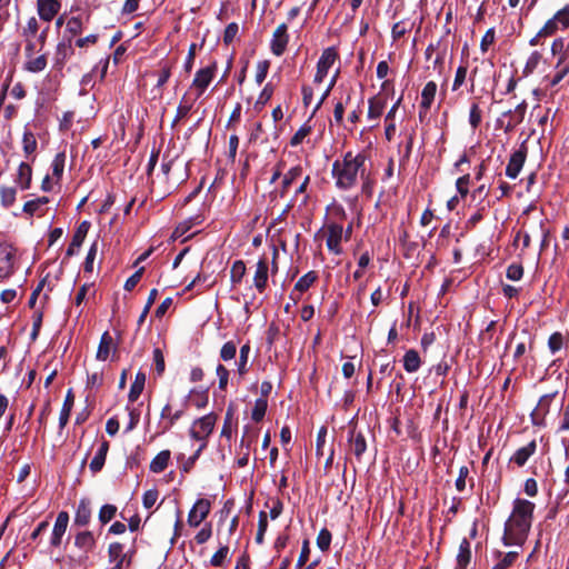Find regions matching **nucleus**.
<instances>
[{"mask_svg":"<svg viewBox=\"0 0 569 569\" xmlns=\"http://www.w3.org/2000/svg\"><path fill=\"white\" fill-rule=\"evenodd\" d=\"M535 503L526 499H516L511 515L505 525V546H521L531 528Z\"/></svg>","mask_w":569,"mask_h":569,"instance_id":"f257e3e1","label":"nucleus"},{"mask_svg":"<svg viewBox=\"0 0 569 569\" xmlns=\"http://www.w3.org/2000/svg\"><path fill=\"white\" fill-rule=\"evenodd\" d=\"M366 156L362 152H347L341 160H336L332 164V177L336 186L342 190L353 188L359 178L366 176Z\"/></svg>","mask_w":569,"mask_h":569,"instance_id":"f03ea898","label":"nucleus"},{"mask_svg":"<svg viewBox=\"0 0 569 569\" xmlns=\"http://www.w3.org/2000/svg\"><path fill=\"white\" fill-rule=\"evenodd\" d=\"M339 70H337L326 83H315L311 86H305L302 89L303 103L306 107L315 104V107H321L326 97L333 88Z\"/></svg>","mask_w":569,"mask_h":569,"instance_id":"7ed1b4c3","label":"nucleus"},{"mask_svg":"<svg viewBox=\"0 0 569 569\" xmlns=\"http://www.w3.org/2000/svg\"><path fill=\"white\" fill-rule=\"evenodd\" d=\"M22 37L26 42V51L37 52L40 51L44 44L47 29L39 32L38 19L36 17H31L23 27Z\"/></svg>","mask_w":569,"mask_h":569,"instance_id":"20e7f679","label":"nucleus"},{"mask_svg":"<svg viewBox=\"0 0 569 569\" xmlns=\"http://www.w3.org/2000/svg\"><path fill=\"white\" fill-rule=\"evenodd\" d=\"M216 71H217V64L211 63L210 66L201 68L196 72L192 83L186 94L189 98V100L191 98H193L196 100L204 93L207 88L212 82V80L216 76Z\"/></svg>","mask_w":569,"mask_h":569,"instance_id":"39448f33","label":"nucleus"},{"mask_svg":"<svg viewBox=\"0 0 569 569\" xmlns=\"http://www.w3.org/2000/svg\"><path fill=\"white\" fill-rule=\"evenodd\" d=\"M569 28V4L558 10L538 31V36L552 37Z\"/></svg>","mask_w":569,"mask_h":569,"instance_id":"423d86ee","label":"nucleus"},{"mask_svg":"<svg viewBox=\"0 0 569 569\" xmlns=\"http://www.w3.org/2000/svg\"><path fill=\"white\" fill-rule=\"evenodd\" d=\"M18 266L17 249L9 243H0V280L11 277Z\"/></svg>","mask_w":569,"mask_h":569,"instance_id":"0eeeda50","label":"nucleus"},{"mask_svg":"<svg viewBox=\"0 0 569 569\" xmlns=\"http://www.w3.org/2000/svg\"><path fill=\"white\" fill-rule=\"evenodd\" d=\"M339 54L335 47L326 48L317 63V72L315 74V83H326L329 77V70L332 68L335 62L337 61Z\"/></svg>","mask_w":569,"mask_h":569,"instance_id":"6e6552de","label":"nucleus"},{"mask_svg":"<svg viewBox=\"0 0 569 569\" xmlns=\"http://www.w3.org/2000/svg\"><path fill=\"white\" fill-rule=\"evenodd\" d=\"M217 417L213 413H209L193 421L190 428V436L192 439L207 442V438L211 435Z\"/></svg>","mask_w":569,"mask_h":569,"instance_id":"1a4fd4ad","label":"nucleus"},{"mask_svg":"<svg viewBox=\"0 0 569 569\" xmlns=\"http://www.w3.org/2000/svg\"><path fill=\"white\" fill-rule=\"evenodd\" d=\"M548 229L545 227L542 220H540L537 224L532 226L530 231H525L523 233L519 232L515 239V242H518L522 239V248H528L532 238L540 241L541 248H545L548 244Z\"/></svg>","mask_w":569,"mask_h":569,"instance_id":"9d476101","label":"nucleus"},{"mask_svg":"<svg viewBox=\"0 0 569 569\" xmlns=\"http://www.w3.org/2000/svg\"><path fill=\"white\" fill-rule=\"evenodd\" d=\"M211 502L206 498L198 499L188 513V525L190 527H199L201 522L209 516Z\"/></svg>","mask_w":569,"mask_h":569,"instance_id":"9b49d317","label":"nucleus"},{"mask_svg":"<svg viewBox=\"0 0 569 569\" xmlns=\"http://www.w3.org/2000/svg\"><path fill=\"white\" fill-rule=\"evenodd\" d=\"M184 412V406L173 409L171 403H167L160 413V428L161 433L167 432L170 430L173 425L183 416Z\"/></svg>","mask_w":569,"mask_h":569,"instance_id":"f8f14e48","label":"nucleus"},{"mask_svg":"<svg viewBox=\"0 0 569 569\" xmlns=\"http://www.w3.org/2000/svg\"><path fill=\"white\" fill-rule=\"evenodd\" d=\"M527 157V147L525 143L520 146L518 150H516L509 159V162L506 168V176L510 179H516L520 173L523 163Z\"/></svg>","mask_w":569,"mask_h":569,"instance_id":"ddd939ff","label":"nucleus"},{"mask_svg":"<svg viewBox=\"0 0 569 569\" xmlns=\"http://www.w3.org/2000/svg\"><path fill=\"white\" fill-rule=\"evenodd\" d=\"M342 238L343 228L341 224L331 223L327 227V248L335 254H340L342 252Z\"/></svg>","mask_w":569,"mask_h":569,"instance_id":"4468645a","label":"nucleus"},{"mask_svg":"<svg viewBox=\"0 0 569 569\" xmlns=\"http://www.w3.org/2000/svg\"><path fill=\"white\" fill-rule=\"evenodd\" d=\"M288 27L286 23H281L277 27L272 34L271 39V51L276 56H281L288 44L289 36H288Z\"/></svg>","mask_w":569,"mask_h":569,"instance_id":"2eb2a0df","label":"nucleus"},{"mask_svg":"<svg viewBox=\"0 0 569 569\" xmlns=\"http://www.w3.org/2000/svg\"><path fill=\"white\" fill-rule=\"evenodd\" d=\"M69 525V515L67 511H60L57 516L50 543L52 547H59L62 541V537L67 531Z\"/></svg>","mask_w":569,"mask_h":569,"instance_id":"dca6fc26","label":"nucleus"},{"mask_svg":"<svg viewBox=\"0 0 569 569\" xmlns=\"http://www.w3.org/2000/svg\"><path fill=\"white\" fill-rule=\"evenodd\" d=\"M60 9L61 3L58 0H37L38 14L46 22H50Z\"/></svg>","mask_w":569,"mask_h":569,"instance_id":"f3484780","label":"nucleus"},{"mask_svg":"<svg viewBox=\"0 0 569 569\" xmlns=\"http://www.w3.org/2000/svg\"><path fill=\"white\" fill-rule=\"evenodd\" d=\"M268 274V261L266 258H261L258 260L256 264V270L253 274V286L260 293H262L267 287Z\"/></svg>","mask_w":569,"mask_h":569,"instance_id":"a211bd4d","label":"nucleus"},{"mask_svg":"<svg viewBox=\"0 0 569 569\" xmlns=\"http://www.w3.org/2000/svg\"><path fill=\"white\" fill-rule=\"evenodd\" d=\"M108 559L109 563H126V567H129L131 563V558L124 551V546L120 542H112L109 545Z\"/></svg>","mask_w":569,"mask_h":569,"instance_id":"6ab92c4d","label":"nucleus"},{"mask_svg":"<svg viewBox=\"0 0 569 569\" xmlns=\"http://www.w3.org/2000/svg\"><path fill=\"white\" fill-rule=\"evenodd\" d=\"M116 351V346L113 343V339L108 331L103 332L101 336L99 347L97 350V359L100 361H106L109 359L111 353Z\"/></svg>","mask_w":569,"mask_h":569,"instance_id":"aec40b11","label":"nucleus"},{"mask_svg":"<svg viewBox=\"0 0 569 569\" xmlns=\"http://www.w3.org/2000/svg\"><path fill=\"white\" fill-rule=\"evenodd\" d=\"M74 546L88 553L96 547V539L91 531H81L74 537Z\"/></svg>","mask_w":569,"mask_h":569,"instance_id":"412c9836","label":"nucleus"},{"mask_svg":"<svg viewBox=\"0 0 569 569\" xmlns=\"http://www.w3.org/2000/svg\"><path fill=\"white\" fill-rule=\"evenodd\" d=\"M27 61L24 63L26 70L30 72H41L47 67L46 54L34 57V52L26 51Z\"/></svg>","mask_w":569,"mask_h":569,"instance_id":"4be33fe9","label":"nucleus"},{"mask_svg":"<svg viewBox=\"0 0 569 569\" xmlns=\"http://www.w3.org/2000/svg\"><path fill=\"white\" fill-rule=\"evenodd\" d=\"M536 441H530L526 446L519 448L511 458V461L517 463L519 467L523 466L528 459L536 452Z\"/></svg>","mask_w":569,"mask_h":569,"instance_id":"5701e85b","label":"nucleus"},{"mask_svg":"<svg viewBox=\"0 0 569 569\" xmlns=\"http://www.w3.org/2000/svg\"><path fill=\"white\" fill-rule=\"evenodd\" d=\"M108 450H109V442L108 441H102L93 457V459L91 460L90 462V470L96 473V472H99L104 462H106V457H107V453H108Z\"/></svg>","mask_w":569,"mask_h":569,"instance_id":"b1692460","label":"nucleus"},{"mask_svg":"<svg viewBox=\"0 0 569 569\" xmlns=\"http://www.w3.org/2000/svg\"><path fill=\"white\" fill-rule=\"evenodd\" d=\"M471 559V545L467 538H463L459 545L457 555V569H466Z\"/></svg>","mask_w":569,"mask_h":569,"instance_id":"393cba45","label":"nucleus"},{"mask_svg":"<svg viewBox=\"0 0 569 569\" xmlns=\"http://www.w3.org/2000/svg\"><path fill=\"white\" fill-rule=\"evenodd\" d=\"M317 280V274L313 271H309L308 273L303 274L295 284V289L291 292V298L293 302H297V299H299V296L296 297L295 292L298 291L299 293H302L303 291L308 290L312 283Z\"/></svg>","mask_w":569,"mask_h":569,"instance_id":"a878e982","label":"nucleus"},{"mask_svg":"<svg viewBox=\"0 0 569 569\" xmlns=\"http://www.w3.org/2000/svg\"><path fill=\"white\" fill-rule=\"evenodd\" d=\"M31 176V167L26 162H21L18 167V172L14 181L22 190H26L30 187Z\"/></svg>","mask_w":569,"mask_h":569,"instance_id":"bb28decb","label":"nucleus"},{"mask_svg":"<svg viewBox=\"0 0 569 569\" xmlns=\"http://www.w3.org/2000/svg\"><path fill=\"white\" fill-rule=\"evenodd\" d=\"M552 399L553 396L551 395H546L540 398L537 407L531 413L532 420L536 425L540 423L545 415L548 412V408Z\"/></svg>","mask_w":569,"mask_h":569,"instance_id":"cd10ccee","label":"nucleus"},{"mask_svg":"<svg viewBox=\"0 0 569 569\" xmlns=\"http://www.w3.org/2000/svg\"><path fill=\"white\" fill-rule=\"evenodd\" d=\"M91 518V509L89 502L81 500L74 515V525L87 526Z\"/></svg>","mask_w":569,"mask_h":569,"instance_id":"c85d7f7f","label":"nucleus"},{"mask_svg":"<svg viewBox=\"0 0 569 569\" xmlns=\"http://www.w3.org/2000/svg\"><path fill=\"white\" fill-rule=\"evenodd\" d=\"M349 442L351 451L357 458H360L367 449L365 437L361 433H356L352 430L350 431Z\"/></svg>","mask_w":569,"mask_h":569,"instance_id":"c756f323","label":"nucleus"},{"mask_svg":"<svg viewBox=\"0 0 569 569\" xmlns=\"http://www.w3.org/2000/svg\"><path fill=\"white\" fill-rule=\"evenodd\" d=\"M170 451L169 450H162L160 451L150 462V470L154 473L162 472L169 463L170 460Z\"/></svg>","mask_w":569,"mask_h":569,"instance_id":"7c9ffc66","label":"nucleus"},{"mask_svg":"<svg viewBox=\"0 0 569 569\" xmlns=\"http://www.w3.org/2000/svg\"><path fill=\"white\" fill-rule=\"evenodd\" d=\"M144 383H146V375L143 372L139 371L136 375L134 381L132 382L130 390H129L128 399L130 402H134L140 397L141 392L143 391Z\"/></svg>","mask_w":569,"mask_h":569,"instance_id":"2f4dec72","label":"nucleus"},{"mask_svg":"<svg viewBox=\"0 0 569 569\" xmlns=\"http://www.w3.org/2000/svg\"><path fill=\"white\" fill-rule=\"evenodd\" d=\"M73 53L71 38L67 41H62L57 46L56 51V63L63 66L67 59Z\"/></svg>","mask_w":569,"mask_h":569,"instance_id":"473e14b6","label":"nucleus"},{"mask_svg":"<svg viewBox=\"0 0 569 569\" xmlns=\"http://www.w3.org/2000/svg\"><path fill=\"white\" fill-rule=\"evenodd\" d=\"M421 361L416 350H408L403 356V368L407 372L412 373L418 371Z\"/></svg>","mask_w":569,"mask_h":569,"instance_id":"72a5a7b5","label":"nucleus"},{"mask_svg":"<svg viewBox=\"0 0 569 569\" xmlns=\"http://www.w3.org/2000/svg\"><path fill=\"white\" fill-rule=\"evenodd\" d=\"M250 351H251V348H250L249 343H244L240 348L239 359L236 362L237 371L240 377L244 376L248 372V361H249Z\"/></svg>","mask_w":569,"mask_h":569,"instance_id":"f704fd0d","label":"nucleus"},{"mask_svg":"<svg viewBox=\"0 0 569 569\" xmlns=\"http://www.w3.org/2000/svg\"><path fill=\"white\" fill-rule=\"evenodd\" d=\"M72 406H73V395H72V391L69 390L67 392V396H66V399H64V402H63V406L61 408L60 416H59L60 428H64L66 425L68 423Z\"/></svg>","mask_w":569,"mask_h":569,"instance_id":"c9c22d12","label":"nucleus"},{"mask_svg":"<svg viewBox=\"0 0 569 569\" xmlns=\"http://www.w3.org/2000/svg\"><path fill=\"white\" fill-rule=\"evenodd\" d=\"M199 222H200L199 217L190 218L188 220L180 222L176 227V229L172 233V238L178 239V238L184 237L183 241L187 240L190 237V236H186L187 232L191 229V227L193 224H198Z\"/></svg>","mask_w":569,"mask_h":569,"instance_id":"e433bc0d","label":"nucleus"},{"mask_svg":"<svg viewBox=\"0 0 569 569\" xmlns=\"http://www.w3.org/2000/svg\"><path fill=\"white\" fill-rule=\"evenodd\" d=\"M437 93V84L433 81H429L421 91V103L420 107H430L435 101Z\"/></svg>","mask_w":569,"mask_h":569,"instance_id":"4c0bfd02","label":"nucleus"},{"mask_svg":"<svg viewBox=\"0 0 569 569\" xmlns=\"http://www.w3.org/2000/svg\"><path fill=\"white\" fill-rule=\"evenodd\" d=\"M246 274V264L242 260H236L230 269V280L233 286L240 283Z\"/></svg>","mask_w":569,"mask_h":569,"instance_id":"58836bf2","label":"nucleus"},{"mask_svg":"<svg viewBox=\"0 0 569 569\" xmlns=\"http://www.w3.org/2000/svg\"><path fill=\"white\" fill-rule=\"evenodd\" d=\"M569 73V63L566 62V57L558 58L556 64V73L551 79V84H558Z\"/></svg>","mask_w":569,"mask_h":569,"instance_id":"ea45409f","label":"nucleus"},{"mask_svg":"<svg viewBox=\"0 0 569 569\" xmlns=\"http://www.w3.org/2000/svg\"><path fill=\"white\" fill-rule=\"evenodd\" d=\"M64 162H66V154L63 152L57 153L52 161V164H51L52 176L57 181H59L62 177V173L64 170Z\"/></svg>","mask_w":569,"mask_h":569,"instance_id":"a19ab883","label":"nucleus"},{"mask_svg":"<svg viewBox=\"0 0 569 569\" xmlns=\"http://www.w3.org/2000/svg\"><path fill=\"white\" fill-rule=\"evenodd\" d=\"M551 53L553 56H559V58L566 57V62L569 60V42L567 48H565V39L556 38L551 43Z\"/></svg>","mask_w":569,"mask_h":569,"instance_id":"79ce46f5","label":"nucleus"},{"mask_svg":"<svg viewBox=\"0 0 569 569\" xmlns=\"http://www.w3.org/2000/svg\"><path fill=\"white\" fill-rule=\"evenodd\" d=\"M267 407H268L267 400L264 398H258L254 401V405L252 408V413H251L252 420H254L256 422L262 420L266 415Z\"/></svg>","mask_w":569,"mask_h":569,"instance_id":"37998d69","label":"nucleus"},{"mask_svg":"<svg viewBox=\"0 0 569 569\" xmlns=\"http://www.w3.org/2000/svg\"><path fill=\"white\" fill-rule=\"evenodd\" d=\"M16 189L13 187L0 188V200L4 208L11 207L16 201Z\"/></svg>","mask_w":569,"mask_h":569,"instance_id":"c03bdc74","label":"nucleus"},{"mask_svg":"<svg viewBox=\"0 0 569 569\" xmlns=\"http://www.w3.org/2000/svg\"><path fill=\"white\" fill-rule=\"evenodd\" d=\"M301 174H302V168L300 166L292 167L283 177V180H282V193Z\"/></svg>","mask_w":569,"mask_h":569,"instance_id":"a18cd8bd","label":"nucleus"},{"mask_svg":"<svg viewBox=\"0 0 569 569\" xmlns=\"http://www.w3.org/2000/svg\"><path fill=\"white\" fill-rule=\"evenodd\" d=\"M49 199L47 197H39L37 199L27 201L23 206V211L29 214H33L38 211L40 207L48 203Z\"/></svg>","mask_w":569,"mask_h":569,"instance_id":"49530a36","label":"nucleus"},{"mask_svg":"<svg viewBox=\"0 0 569 569\" xmlns=\"http://www.w3.org/2000/svg\"><path fill=\"white\" fill-rule=\"evenodd\" d=\"M237 355V345L233 341H227L220 350V358L223 361L232 360Z\"/></svg>","mask_w":569,"mask_h":569,"instance_id":"de8ad7c7","label":"nucleus"},{"mask_svg":"<svg viewBox=\"0 0 569 569\" xmlns=\"http://www.w3.org/2000/svg\"><path fill=\"white\" fill-rule=\"evenodd\" d=\"M117 513L114 505H103L99 511V520L101 523H108Z\"/></svg>","mask_w":569,"mask_h":569,"instance_id":"09e8293b","label":"nucleus"},{"mask_svg":"<svg viewBox=\"0 0 569 569\" xmlns=\"http://www.w3.org/2000/svg\"><path fill=\"white\" fill-rule=\"evenodd\" d=\"M23 150L27 154H31L37 149V140L30 131H26L22 138Z\"/></svg>","mask_w":569,"mask_h":569,"instance_id":"8fccbe9b","label":"nucleus"},{"mask_svg":"<svg viewBox=\"0 0 569 569\" xmlns=\"http://www.w3.org/2000/svg\"><path fill=\"white\" fill-rule=\"evenodd\" d=\"M82 30V22L79 17H72L68 20L66 31L70 33V38L77 36Z\"/></svg>","mask_w":569,"mask_h":569,"instance_id":"3c124183","label":"nucleus"},{"mask_svg":"<svg viewBox=\"0 0 569 569\" xmlns=\"http://www.w3.org/2000/svg\"><path fill=\"white\" fill-rule=\"evenodd\" d=\"M331 543V533L327 529L320 530L317 537V546L320 550L326 551L329 549Z\"/></svg>","mask_w":569,"mask_h":569,"instance_id":"603ef678","label":"nucleus"},{"mask_svg":"<svg viewBox=\"0 0 569 569\" xmlns=\"http://www.w3.org/2000/svg\"><path fill=\"white\" fill-rule=\"evenodd\" d=\"M563 337L560 332H555L549 337L548 347L551 353H556L562 348Z\"/></svg>","mask_w":569,"mask_h":569,"instance_id":"864d4df0","label":"nucleus"},{"mask_svg":"<svg viewBox=\"0 0 569 569\" xmlns=\"http://www.w3.org/2000/svg\"><path fill=\"white\" fill-rule=\"evenodd\" d=\"M309 176L305 177L303 181L300 183V186L297 188L295 198L296 201L300 200V204H306L308 201V194L306 193L307 186L309 183Z\"/></svg>","mask_w":569,"mask_h":569,"instance_id":"5fc2aeb1","label":"nucleus"},{"mask_svg":"<svg viewBox=\"0 0 569 569\" xmlns=\"http://www.w3.org/2000/svg\"><path fill=\"white\" fill-rule=\"evenodd\" d=\"M495 39H496L495 29L493 28L488 29L480 41V50L482 53H486L488 51L489 47L495 42Z\"/></svg>","mask_w":569,"mask_h":569,"instance_id":"6e6d98bb","label":"nucleus"},{"mask_svg":"<svg viewBox=\"0 0 569 569\" xmlns=\"http://www.w3.org/2000/svg\"><path fill=\"white\" fill-rule=\"evenodd\" d=\"M468 68L467 66H460L458 67L452 84V90H458L466 81L467 78Z\"/></svg>","mask_w":569,"mask_h":569,"instance_id":"4d7b16f0","label":"nucleus"},{"mask_svg":"<svg viewBox=\"0 0 569 569\" xmlns=\"http://www.w3.org/2000/svg\"><path fill=\"white\" fill-rule=\"evenodd\" d=\"M229 553V548L227 546H222L218 549V551L211 557L210 563L214 567L221 566L227 556Z\"/></svg>","mask_w":569,"mask_h":569,"instance_id":"13d9d810","label":"nucleus"},{"mask_svg":"<svg viewBox=\"0 0 569 569\" xmlns=\"http://www.w3.org/2000/svg\"><path fill=\"white\" fill-rule=\"evenodd\" d=\"M98 252V243L93 242L87 253L86 261H84V270L88 272H92L93 270V262L96 259Z\"/></svg>","mask_w":569,"mask_h":569,"instance_id":"bf43d9fd","label":"nucleus"},{"mask_svg":"<svg viewBox=\"0 0 569 569\" xmlns=\"http://www.w3.org/2000/svg\"><path fill=\"white\" fill-rule=\"evenodd\" d=\"M158 497H159L158 490H156V489L147 490L142 497L143 507L147 509L152 508L156 505Z\"/></svg>","mask_w":569,"mask_h":569,"instance_id":"052dcab7","label":"nucleus"},{"mask_svg":"<svg viewBox=\"0 0 569 569\" xmlns=\"http://www.w3.org/2000/svg\"><path fill=\"white\" fill-rule=\"evenodd\" d=\"M518 557L517 551H510L506 553L500 561L493 567V569H507L510 567Z\"/></svg>","mask_w":569,"mask_h":569,"instance_id":"680f3d73","label":"nucleus"},{"mask_svg":"<svg viewBox=\"0 0 569 569\" xmlns=\"http://www.w3.org/2000/svg\"><path fill=\"white\" fill-rule=\"evenodd\" d=\"M170 76H171V67L168 64H163L157 73L156 86L158 88H161L162 86H164L168 82Z\"/></svg>","mask_w":569,"mask_h":569,"instance_id":"e2e57ef3","label":"nucleus"},{"mask_svg":"<svg viewBox=\"0 0 569 569\" xmlns=\"http://www.w3.org/2000/svg\"><path fill=\"white\" fill-rule=\"evenodd\" d=\"M311 127L308 124H303L300 127V129L293 134L291 138L290 144L291 146H298L300 144L303 139L310 133Z\"/></svg>","mask_w":569,"mask_h":569,"instance_id":"0e129e2a","label":"nucleus"},{"mask_svg":"<svg viewBox=\"0 0 569 569\" xmlns=\"http://www.w3.org/2000/svg\"><path fill=\"white\" fill-rule=\"evenodd\" d=\"M127 410H128V415H129V421H128V425L126 427V432H130L139 423L140 412L137 409H133V408H130V407H127Z\"/></svg>","mask_w":569,"mask_h":569,"instance_id":"69168bd1","label":"nucleus"},{"mask_svg":"<svg viewBox=\"0 0 569 569\" xmlns=\"http://www.w3.org/2000/svg\"><path fill=\"white\" fill-rule=\"evenodd\" d=\"M540 60H541V54L538 51H533L529 56V58H528V60L526 62L525 72L526 73L533 72V70L538 67Z\"/></svg>","mask_w":569,"mask_h":569,"instance_id":"338daca9","label":"nucleus"},{"mask_svg":"<svg viewBox=\"0 0 569 569\" xmlns=\"http://www.w3.org/2000/svg\"><path fill=\"white\" fill-rule=\"evenodd\" d=\"M523 274V269L521 264L513 263L510 264L507 269V278L512 281H518L521 279Z\"/></svg>","mask_w":569,"mask_h":569,"instance_id":"774afa93","label":"nucleus"}]
</instances>
